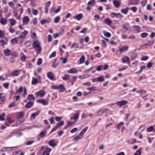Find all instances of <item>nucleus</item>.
Returning <instances> with one entry per match:
<instances>
[{
  "label": "nucleus",
  "mask_w": 155,
  "mask_h": 155,
  "mask_svg": "<svg viewBox=\"0 0 155 155\" xmlns=\"http://www.w3.org/2000/svg\"><path fill=\"white\" fill-rule=\"evenodd\" d=\"M128 68V67L127 66H124L122 68L119 69V71H123L127 69Z\"/></svg>",
  "instance_id": "obj_53"
},
{
  "label": "nucleus",
  "mask_w": 155,
  "mask_h": 155,
  "mask_svg": "<svg viewBox=\"0 0 155 155\" xmlns=\"http://www.w3.org/2000/svg\"><path fill=\"white\" fill-rule=\"evenodd\" d=\"M3 52L5 56H8L10 54L11 51L8 48H6L4 50Z\"/></svg>",
  "instance_id": "obj_8"
},
{
  "label": "nucleus",
  "mask_w": 155,
  "mask_h": 155,
  "mask_svg": "<svg viewBox=\"0 0 155 155\" xmlns=\"http://www.w3.org/2000/svg\"><path fill=\"white\" fill-rule=\"evenodd\" d=\"M141 149V147H140V149L137 150L136 152L134 153V155H140L141 153L140 151Z\"/></svg>",
  "instance_id": "obj_44"
},
{
  "label": "nucleus",
  "mask_w": 155,
  "mask_h": 155,
  "mask_svg": "<svg viewBox=\"0 0 155 155\" xmlns=\"http://www.w3.org/2000/svg\"><path fill=\"white\" fill-rule=\"evenodd\" d=\"M131 29V27L129 25V24L127 23L123 25V28L122 30L123 31L126 32V31H129Z\"/></svg>",
  "instance_id": "obj_2"
},
{
  "label": "nucleus",
  "mask_w": 155,
  "mask_h": 155,
  "mask_svg": "<svg viewBox=\"0 0 155 155\" xmlns=\"http://www.w3.org/2000/svg\"><path fill=\"white\" fill-rule=\"evenodd\" d=\"M137 54H136L134 53L131 54V59L132 60H134L136 58Z\"/></svg>",
  "instance_id": "obj_40"
},
{
  "label": "nucleus",
  "mask_w": 155,
  "mask_h": 155,
  "mask_svg": "<svg viewBox=\"0 0 155 155\" xmlns=\"http://www.w3.org/2000/svg\"><path fill=\"white\" fill-rule=\"evenodd\" d=\"M82 138V136L81 135L79 134L76 137L73 139V140L74 141H77L78 140H80Z\"/></svg>",
  "instance_id": "obj_21"
},
{
  "label": "nucleus",
  "mask_w": 155,
  "mask_h": 155,
  "mask_svg": "<svg viewBox=\"0 0 155 155\" xmlns=\"http://www.w3.org/2000/svg\"><path fill=\"white\" fill-rule=\"evenodd\" d=\"M122 62L123 63H127L128 64H130V61L129 58L127 56L124 57L121 59Z\"/></svg>",
  "instance_id": "obj_3"
},
{
  "label": "nucleus",
  "mask_w": 155,
  "mask_h": 155,
  "mask_svg": "<svg viewBox=\"0 0 155 155\" xmlns=\"http://www.w3.org/2000/svg\"><path fill=\"white\" fill-rule=\"evenodd\" d=\"M153 64V63L150 62H149L147 64V67L148 68H150L152 67Z\"/></svg>",
  "instance_id": "obj_60"
},
{
  "label": "nucleus",
  "mask_w": 155,
  "mask_h": 155,
  "mask_svg": "<svg viewBox=\"0 0 155 155\" xmlns=\"http://www.w3.org/2000/svg\"><path fill=\"white\" fill-rule=\"evenodd\" d=\"M34 101H29L25 105V107L28 108H30L32 105H33Z\"/></svg>",
  "instance_id": "obj_6"
},
{
  "label": "nucleus",
  "mask_w": 155,
  "mask_h": 155,
  "mask_svg": "<svg viewBox=\"0 0 155 155\" xmlns=\"http://www.w3.org/2000/svg\"><path fill=\"white\" fill-rule=\"evenodd\" d=\"M32 12L33 14L36 15L38 14V12L37 10L33 9H32Z\"/></svg>",
  "instance_id": "obj_61"
},
{
  "label": "nucleus",
  "mask_w": 155,
  "mask_h": 155,
  "mask_svg": "<svg viewBox=\"0 0 155 155\" xmlns=\"http://www.w3.org/2000/svg\"><path fill=\"white\" fill-rule=\"evenodd\" d=\"M33 47L37 51L40 52L41 50V48L39 42L38 41H35L33 43Z\"/></svg>",
  "instance_id": "obj_1"
},
{
  "label": "nucleus",
  "mask_w": 155,
  "mask_h": 155,
  "mask_svg": "<svg viewBox=\"0 0 155 155\" xmlns=\"http://www.w3.org/2000/svg\"><path fill=\"white\" fill-rule=\"evenodd\" d=\"M85 57L84 56H82L80 58L79 60H80V64H82L84 62L85 60Z\"/></svg>",
  "instance_id": "obj_38"
},
{
  "label": "nucleus",
  "mask_w": 155,
  "mask_h": 155,
  "mask_svg": "<svg viewBox=\"0 0 155 155\" xmlns=\"http://www.w3.org/2000/svg\"><path fill=\"white\" fill-rule=\"evenodd\" d=\"M124 123L123 122H121L118 124L116 126L114 127V128H117V129L119 130L120 128V127L121 125L124 124Z\"/></svg>",
  "instance_id": "obj_28"
},
{
  "label": "nucleus",
  "mask_w": 155,
  "mask_h": 155,
  "mask_svg": "<svg viewBox=\"0 0 155 155\" xmlns=\"http://www.w3.org/2000/svg\"><path fill=\"white\" fill-rule=\"evenodd\" d=\"M5 100V98L4 97H2L0 98V104L4 102Z\"/></svg>",
  "instance_id": "obj_56"
},
{
  "label": "nucleus",
  "mask_w": 155,
  "mask_h": 155,
  "mask_svg": "<svg viewBox=\"0 0 155 155\" xmlns=\"http://www.w3.org/2000/svg\"><path fill=\"white\" fill-rule=\"evenodd\" d=\"M148 58V57L147 56H145L142 57L141 58V60L142 61H146L147 60Z\"/></svg>",
  "instance_id": "obj_55"
},
{
  "label": "nucleus",
  "mask_w": 155,
  "mask_h": 155,
  "mask_svg": "<svg viewBox=\"0 0 155 155\" xmlns=\"http://www.w3.org/2000/svg\"><path fill=\"white\" fill-rule=\"evenodd\" d=\"M127 102L125 100H123L121 101H120V107L122 105H124L127 104Z\"/></svg>",
  "instance_id": "obj_42"
},
{
  "label": "nucleus",
  "mask_w": 155,
  "mask_h": 155,
  "mask_svg": "<svg viewBox=\"0 0 155 155\" xmlns=\"http://www.w3.org/2000/svg\"><path fill=\"white\" fill-rule=\"evenodd\" d=\"M15 58L11 57L10 58V62L13 63H14L15 61Z\"/></svg>",
  "instance_id": "obj_51"
},
{
  "label": "nucleus",
  "mask_w": 155,
  "mask_h": 155,
  "mask_svg": "<svg viewBox=\"0 0 155 155\" xmlns=\"http://www.w3.org/2000/svg\"><path fill=\"white\" fill-rule=\"evenodd\" d=\"M96 87H91L87 89L88 90L90 91H99V92H101V91L99 89H96Z\"/></svg>",
  "instance_id": "obj_31"
},
{
  "label": "nucleus",
  "mask_w": 155,
  "mask_h": 155,
  "mask_svg": "<svg viewBox=\"0 0 155 155\" xmlns=\"http://www.w3.org/2000/svg\"><path fill=\"white\" fill-rule=\"evenodd\" d=\"M113 3L114 6L117 8L119 6L120 4V2L117 0H114V1Z\"/></svg>",
  "instance_id": "obj_29"
},
{
  "label": "nucleus",
  "mask_w": 155,
  "mask_h": 155,
  "mask_svg": "<svg viewBox=\"0 0 155 155\" xmlns=\"http://www.w3.org/2000/svg\"><path fill=\"white\" fill-rule=\"evenodd\" d=\"M0 23L2 25H5L7 23V20L5 18H2L0 20Z\"/></svg>",
  "instance_id": "obj_15"
},
{
  "label": "nucleus",
  "mask_w": 155,
  "mask_h": 155,
  "mask_svg": "<svg viewBox=\"0 0 155 155\" xmlns=\"http://www.w3.org/2000/svg\"><path fill=\"white\" fill-rule=\"evenodd\" d=\"M9 31L11 33H13L15 31V30L12 28V27H10L9 28Z\"/></svg>",
  "instance_id": "obj_62"
},
{
  "label": "nucleus",
  "mask_w": 155,
  "mask_h": 155,
  "mask_svg": "<svg viewBox=\"0 0 155 155\" xmlns=\"http://www.w3.org/2000/svg\"><path fill=\"white\" fill-rule=\"evenodd\" d=\"M46 133V130H44L40 133L39 136L42 138L44 137L45 136Z\"/></svg>",
  "instance_id": "obj_27"
},
{
  "label": "nucleus",
  "mask_w": 155,
  "mask_h": 155,
  "mask_svg": "<svg viewBox=\"0 0 155 155\" xmlns=\"http://www.w3.org/2000/svg\"><path fill=\"white\" fill-rule=\"evenodd\" d=\"M95 2L94 0H91L88 2L87 5L89 6H92L93 4H95Z\"/></svg>",
  "instance_id": "obj_33"
},
{
  "label": "nucleus",
  "mask_w": 155,
  "mask_h": 155,
  "mask_svg": "<svg viewBox=\"0 0 155 155\" xmlns=\"http://www.w3.org/2000/svg\"><path fill=\"white\" fill-rule=\"evenodd\" d=\"M128 47L127 46H124L120 48H119V50L120 52L122 53L124 52V50H127L128 49Z\"/></svg>",
  "instance_id": "obj_11"
},
{
  "label": "nucleus",
  "mask_w": 155,
  "mask_h": 155,
  "mask_svg": "<svg viewBox=\"0 0 155 155\" xmlns=\"http://www.w3.org/2000/svg\"><path fill=\"white\" fill-rule=\"evenodd\" d=\"M57 60V59H55L54 60V61L52 64V67H53V68H56L58 64V63H56L55 62Z\"/></svg>",
  "instance_id": "obj_36"
},
{
  "label": "nucleus",
  "mask_w": 155,
  "mask_h": 155,
  "mask_svg": "<svg viewBox=\"0 0 155 155\" xmlns=\"http://www.w3.org/2000/svg\"><path fill=\"white\" fill-rule=\"evenodd\" d=\"M87 129L88 127H85L81 130V131L79 133V134L82 136L85 133V132L87 130Z\"/></svg>",
  "instance_id": "obj_25"
},
{
  "label": "nucleus",
  "mask_w": 155,
  "mask_h": 155,
  "mask_svg": "<svg viewBox=\"0 0 155 155\" xmlns=\"http://www.w3.org/2000/svg\"><path fill=\"white\" fill-rule=\"evenodd\" d=\"M47 75L48 77L50 79L52 80L53 79L54 75L51 72H48L47 74Z\"/></svg>",
  "instance_id": "obj_16"
},
{
  "label": "nucleus",
  "mask_w": 155,
  "mask_h": 155,
  "mask_svg": "<svg viewBox=\"0 0 155 155\" xmlns=\"http://www.w3.org/2000/svg\"><path fill=\"white\" fill-rule=\"evenodd\" d=\"M83 17V14L80 13L77 15L74 16L73 18L74 19H77L78 21H80L82 19Z\"/></svg>",
  "instance_id": "obj_4"
},
{
  "label": "nucleus",
  "mask_w": 155,
  "mask_h": 155,
  "mask_svg": "<svg viewBox=\"0 0 155 155\" xmlns=\"http://www.w3.org/2000/svg\"><path fill=\"white\" fill-rule=\"evenodd\" d=\"M69 72L70 73L74 74L77 72V71L75 68H72L69 71Z\"/></svg>",
  "instance_id": "obj_26"
},
{
  "label": "nucleus",
  "mask_w": 155,
  "mask_h": 155,
  "mask_svg": "<svg viewBox=\"0 0 155 155\" xmlns=\"http://www.w3.org/2000/svg\"><path fill=\"white\" fill-rule=\"evenodd\" d=\"M6 43L3 40L0 41V45L4 46L5 45H6Z\"/></svg>",
  "instance_id": "obj_52"
},
{
  "label": "nucleus",
  "mask_w": 155,
  "mask_h": 155,
  "mask_svg": "<svg viewBox=\"0 0 155 155\" xmlns=\"http://www.w3.org/2000/svg\"><path fill=\"white\" fill-rule=\"evenodd\" d=\"M45 93V92L44 91H40L37 93H36V94L37 96L40 95L41 97L44 95Z\"/></svg>",
  "instance_id": "obj_17"
},
{
  "label": "nucleus",
  "mask_w": 155,
  "mask_h": 155,
  "mask_svg": "<svg viewBox=\"0 0 155 155\" xmlns=\"http://www.w3.org/2000/svg\"><path fill=\"white\" fill-rule=\"evenodd\" d=\"M153 41H154L153 40L150 41L148 42V43L142 46H141V48L144 49L147 48V46H149L153 44Z\"/></svg>",
  "instance_id": "obj_5"
},
{
  "label": "nucleus",
  "mask_w": 155,
  "mask_h": 155,
  "mask_svg": "<svg viewBox=\"0 0 155 155\" xmlns=\"http://www.w3.org/2000/svg\"><path fill=\"white\" fill-rule=\"evenodd\" d=\"M5 115V114L4 113L0 115V120L1 121H3L4 120V117Z\"/></svg>",
  "instance_id": "obj_43"
},
{
  "label": "nucleus",
  "mask_w": 155,
  "mask_h": 155,
  "mask_svg": "<svg viewBox=\"0 0 155 155\" xmlns=\"http://www.w3.org/2000/svg\"><path fill=\"white\" fill-rule=\"evenodd\" d=\"M19 74L18 70H15L12 72L11 75L13 76H17Z\"/></svg>",
  "instance_id": "obj_24"
},
{
  "label": "nucleus",
  "mask_w": 155,
  "mask_h": 155,
  "mask_svg": "<svg viewBox=\"0 0 155 155\" xmlns=\"http://www.w3.org/2000/svg\"><path fill=\"white\" fill-rule=\"evenodd\" d=\"M10 20V23L12 26H13L15 24L16 21L14 19H11Z\"/></svg>",
  "instance_id": "obj_34"
},
{
  "label": "nucleus",
  "mask_w": 155,
  "mask_h": 155,
  "mask_svg": "<svg viewBox=\"0 0 155 155\" xmlns=\"http://www.w3.org/2000/svg\"><path fill=\"white\" fill-rule=\"evenodd\" d=\"M130 9L135 12L137 11V8L135 7H133L130 8Z\"/></svg>",
  "instance_id": "obj_57"
},
{
  "label": "nucleus",
  "mask_w": 155,
  "mask_h": 155,
  "mask_svg": "<svg viewBox=\"0 0 155 155\" xmlns=\"http://www.w3.org/2000/svg\"><path fill=\"white\" fill-rule=\"evenodd\" d=\"M62 117L61 116L56 117H55V119L56 120V121H59L61 120L62 119Z\"/></svg>",
  "instance_id": "obj_54"
},
{
  "label": "nucleus",
  "mask_w": 155,
  "mask_h": 155,
  "mask_svg": "<svg viewBox=\"0 0 155 155\" xmlns=\"http://www.w3.org/2000/svg\"><path fill=\"white\" fill-rule=\"evenodd\" d=\"M39 114V112H36L35 113H33L31 114V117L32 118V119L35 120V116H37Z\"/></svg>",
  "instance_id": "obj_22"
},
{
  "label": "nucleus",
  "mask_w": 155,
  "mask_h": 155,
  "mask_svg": "<svg viewBox=\"0 0 155 155\" xmlns=\"http://www.w3.org/2000/svg\"><path fill=\"white\" fill-rule=\"evenodd\" d=\"M28 99L31 100L32 101V99L33 101H34L35 98L32 94H29L28 96Z\"/></svg>",
  "instance_id": "obj_35"
},
{
  "label": "nucleus",
  "mask_w": 155,
  "mask_h": 155,
  "mask_svg": "<svg viewBox=\"0 0 155 155\" xmlns=\"http://www.w3.org/2000/svg\"><path fill=\"white\" fill-rule=\"evenodd\" d=\"M38 82V80L37 79H36L34 78H33L31 84H36Z\"/></svg>",
  "instance_id": "obj_37"
},
{
  "label": "nucleus",
  "mask_w": 155,
  "mask_h": 155,
  "mask_svg": "<svg viewBox=\"0 0 155 155\" xmlns=\"http://www.w3.org/2000/svg\"><path fill=\"white\" fill-rule=\"evenodd\" d=\"M104 39L105 40H102V41L103 44L104 45V47H107V45H106V41H108V39L106 38H104Z\"/></svg>",
  "instance_id": "obj_47"
},
{
  "label": "nucleus",
  "mask_w": 155,
  "mask_h": 155,
  "mask_svg": "<svg viewBox=\"0 0 155 155\" xmlns=\"http://www.w3.org/2000/svg\"><path fill=\"white\" fill-rule=\"evenodd\" d=\"M60 18L59 16H57L56 17L54 20V22L55 23H58L59 21Z\"/></svg>",
  "instance_id": "obj_49"
},
{
  "label": "nucleus",
  "mask_w": 155,
  "mask_h": 155,
  "mask_svg": "<svg viewBox=\"0 0 155 155\" xmlns=\"http://www.w3.org/2000/svg\"><path fill=\"white\" fill-rule=\"evenodd\" d=\"M148 34L146 32H144L141 34V36L143 38H145L147 36Z\"/></svg>",
  "instance_id": "obj_50"
},
{
  "label": "nucleus",
  "mask_w": 155,
  "mask_h": 155,
  "mask_svg": "<svg viewBox=\"0 0 155 155\" xmlns=\"http://www.w3.org/2000/svg\"><path fill=\"white\" fill-rule=\"evenodd\" d=\"M79 112L75 114L73 117H71L70 118V119H74L75 120H77L78 118L79 117Z\"/></svg>",
  "instance_id": "obj_7"
},
{
  "label": "nucleus",
  "mask_w": 155,
  "mask_h": 155,
  "mask_svg": "<svg viewBox=\"0 0 155 155\" xmlns=\"http://www.w3.org/2000/svg\"><path fill=\"white\" fill-rule=\"evenodd\" d=\"M16 105L15 103L14 102H13L11 103L8 106V107L9 108H11L15 106Z\"/></svg>",
  "instance_id": "obj_59"
},
{
  "label": "nucleus",
  "mask_w": 155,
  "mask_h": 155,
  "mask_svg": "<svg viewBox=\"0 0 155 155\" xmlns=\"http://www.w3.org/2000/svg\"><path fill=\"white\" fill-rule=\"evenodd\" d=\"M58 89H59L60 92H63L64 90V86L61 84L58 86Z\"/></svg>",
  "instance_id": "obj_18"
},
{
  "label": "nucleus",
  "mask_w": 155,
  "mask_h": 155,
  "mask_svg": "<svg viewBox=\"0 0 155 155\" xmlns=\"http://www.w3.org/2000/svg\"><path fill=\"white\" fill-rule=\"evenodd\" d=\"M42 59L41 58H39L37 61V64L38 65H40L42 63Z\"/></svg>",
  "instance_id": "obj_58"
},
{
  "label": "nucleus",
  "mask_w": 155,
  "mask_h": 155,
  "mask_svg": "<svg viewBox=\"0 0 155 155\" xmlns=\"http://www.w3.org/2000/svg\"><path fill=\"white\" fill-rule=\"evenodd\" d=\"M129 9V8L128 7H127L126 8H123L121 9V12L125 14H126L128 12V10Z\"/></svg>",
  "instance_id": "obj_19"
},
{
  "label": "nucleus",
  "mask_w": 155,
  "mask_h": 155,
  "mask_svg": "<svg viewBox=\"0 0 155 155\" xmlns=\"http://www.w3.org/2000/svg\"><path fill=\"white\" fill-rule=\"evenodd\" d=\"M56 55V52L54 51L49 56V57L50 58H51L53 57H54Z\"/></svg>",
  "instance_id": "obj_46"
},
{
  "label": "nucleus",
  "mask_w": 155,
  "mask_h": 155,
  "mask_svg": "<svg viewBox=\"0 0 155 155\" xmlns=\"http://www.w3.org/2000/svg\"><path fill=\"white\" fill-rule=\"evenodd\" d=\"M37 101L38 102L44 105H47L48 104V102L47 101H45L43 99H41L38 100Z\"/></svg>",
  "instance_id": "obj_10"
},
{
  "label": "nucleus",
  "mask_w": 155,
  "mask_h": 155,
  "mask_svg": "<svg viewBox=\"0 0 155 155\" xmlns=\"http://www.w3.org/2000/svg\"><path fill=\"white\" fill-rule=\"evenodd\" d=\"M48 144L50 146H52L53 147L55 146L56 145V144L54 140H50L48 143Z\"/></svg>",
  "instance_id": "obj_9"
},
{
  "label": "nucleus",
  "mask_w": 155,
  "mask_h": 155,
  "mask_svg": "<svg viewBox=\"0 0 155 155\" xmlns=\"http://www.w3.org/2000/svg\"><path fill=\"white\" fill-rule=\"evenodd\" d=\"M78 128H73V129H72V130H71V133H73L75 132H76V131H77L78 130Z\"/></svg>",
  "instance_id": "obj_64"
},
{
  "label": "nucleus",
  "mask_w": 155,
  "mask_h": 155,
  "mask_svg": "<svg viewBox=\"0 0 155 155\" xmlns=\"http://www.w3.org/2000/svg\"><path fill=\"white\" fill-rule=\"evenodd\" d=\"M51 21V20L49 19L48 20L45 19H42L41 21V23L42 25H43L45 23H49Z\"/></svg>",
  "instance_id": "obj_20"
},
{
  "label": "nucleus",
  "mask_w": 155,
  "mask_h": 155,
  "mask_svg": "<svg viewBox=\"0 0 155 155\" xmlns=\"http://www.w3.org/2000/svg\"><path fill=\"white\" fill-rule=\"evenodd\" d=\"M64 124V121H61L59 123H58L56 126L58 128H59L63 126Z\"/></svg>",
  "instance_id": "obj_23"
},
{
  "label": "nucleus",
  "mask_w": 155,
  "mask_h": 155,
  "mask_svg": "<svg viewBox=\"0 0 155 155\" xmlns=\"http://www.w3.org/2000/svg\"><path fill=\"white\" fill-rule=\"evenodd\" d=\"M22 20L23 22L25 24H26L28 23L30 20V19L28 16H25L23 18Z\"/></svg>",
  "instance_id": "obj_13"
},
{
  "label": "nucleus",
  "mask_w": 155,
  "mask_h": 155,
  "mask_svg": "<svg viewBox=\"0 0 155 155\" xmlns=\"http://www.w3.org/2000/svg\"><path fill=\"white\" fill-rule=\"evenodd\" d=\"M10 55L12 57L16 58L18 56V54L16 52L14 51L11 53Z\"/></svg>",
  "instance_id": "obj_30"
},
{
  "label": "nucleus",
  "mask_w": 155,
  "mask_h": 155,
  "mask_svg": "<svg viewBox=\"0 0 155 155\" xmlns=\"http://www.w3.org/2000/svg\"><path fill=\"white\" fill-rule=\"evenodd\" d=\"M103 113H104L103 109L97 111V115H102Z\"/></svg>",
  "instance_id": "obj_48"
},
{
  "label": "nucleus",
  "mask_w": 155,
  "mask_h": 155,
  "mask_svg": "<svg viewBox=\"0 0 155 155\" xmlns=\"http://www.w3.org/2000/svg\"><path fill=\"white\" fill-rule=\"evenodd\" d=\"M103 110H104V112L107 114H109L111 111L110 110L107 108L104 109Z\"/></svg>",
  "instance_id": "obj_63"
},
{
  "label": "nucleus",
  "mask_w": 155,
  "mask_h": 155,
  "mask_svg": "<svg viewBox=\"0 0 155 155\" xmlns=\"http://www.w3.org/2000/svg\"><path fill=\"white\" fill-rule=\"evenodd\" d=\"M116 17L120 19H122L123 18V15L120 13H116Z\"/></svg>",
  "instance_id": "obj_32"
},
{
  "label": "nucleus",
  "mask_w": 155,
  "mask_h": 155,
  "mask_svg": "<svg viewBox=\"0 0 155 155\" xmlns=\"http://www.w3.org/2000/svg\"><path fill=\"white\" fill-rule=\"evenodd\" d=\"M104 35L107 38H109L111 36V34L109 32H104Z\"/></svg>",
  "instance_id": "obj_39"
},
{
  "label": "nucleus",
  "mask_w": 155,
  "mask_h": 155,
  "mask_svg": "<svg viewBox=\"0 0 155 155\" xmlns=\"http://www.w3.org/2000/svg\"><path fill=\"white\" fill-rule=\"evenodd\" d=\"M51 150L49 148H47V150H45L43 153V155H49Z\"/></svg>",
  "instance_id": "obj_12"
},
{
  "label": "nucleus",
  "mask_w": 155,
  "mask_h": 155,
  "mask_svg": "<svg viewBox=\"0 0 155 155\" xmlns=\"http://www.w3.org/2000/svg\"><path fill=\"white\" fill-rule=\"evenodd\" d=\"M97 81L99 82H101L104 81V79L103 76L98 77L97 78Z\"/></svg>",
  "instance_id": "obj_41"
},
{
  "label": "nucleus",
  "mask_w": 155,
  "mask_h": 155,
  "mask_svg": "<svg viewBox=\"0 0 155 155\" xmlns=\"http://www.w3.org/2000/svg\"><path fill=\"white\" fill-rule=\"evenodd\" d=\"M104 22L107 24L110 25L112 23V21L109 19L106 18L104 21Z\"/></svg>",
  "instance_id": "obj_14"
},
{
  "label": "nucleus",
  "mask_w": 155,
  "mask_h": 155,
  "mask_svg": "<svg viewBox=\"0 0 155 155\" xmlns=\"http://www.w3.org/2000/svg\"><path fill=\"white\" fill-rule=\"evenodd\" d=\"M69 75L67 74H65L63 78V79L65 80H67L69 79Z\"/></svg>",
  "instance_id": "obj_45"
}]
</instances>
